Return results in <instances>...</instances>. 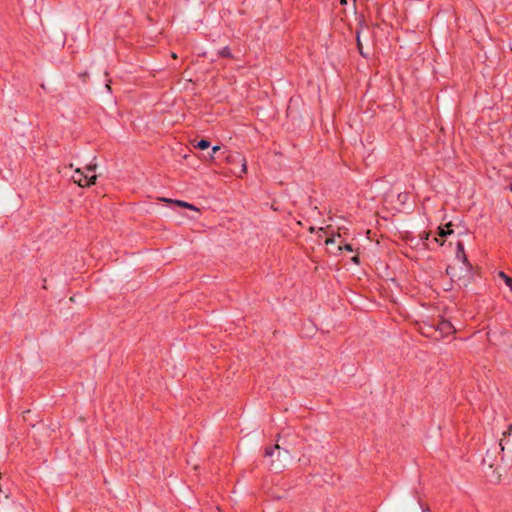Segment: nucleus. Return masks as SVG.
Returning a JSON list of instances; mask_svg holds the SVG:
<instances>
[{
    "label": "nucleus",
    "instance_id": "nucleus-1",
    "mask_svg": "<svg viewBox=\"0 0 512 512\" xmlns=\"http://www.w3.org/2000/svg\"><path fill=\"white\" fill-rule=\"evenodd\" d=\"M225 162L230 165V172L237 176L242 177L247 172L246 158L239 152L228 151L224 156Z\"/></svg>",
    "mask_w": 512,
    "mask_h": 512
},
{
    "label": "nucleus",
    "instance_id": "nucleus-2",
    "mask_svg": "<svg viewBox=\"0 0 512 512\" xmlns=\"http://www.w3.org/2000/svg\"><path fill=\"white\" fill-rule=\"evenodd\" d=\"M96 164H90L85 167V171L81 169H76L75 174L73 175V179L75 183H77L81 187H90L95 184L97 176L95 174H91L95 171Z\"/></svg>",
    "mask_w": 512,
    "mask_h": 512
},
{
    "label": "nucleus",
    "instance_id": "nucleus-3",
    "mask_svg": "<svg viewBox=\"0 0 512 512\" xmlns=\"http://www.w3.org/2000/svg\"><path fill=\"white\" fill-rule=\"evenodd\" d=\"M437 334L435 335L436 341H439L449 335L456 332L452 323L445 319H439L436 321Z\"/></svg>",
    "mask_w": 512,
    "mask_h": 512
},
{
    "label": "nucleus",
    "instance_id": "nucleus-4",
    "mask_svg": "<svg viewBox=\"0 0 512 512\" xmlns=\"http://www.w3.org/2000/svg\"><path fill=\"white\" fill-rule=\"evenodd\" d=\"M420 331H421L422 335H424L425 337L431 338L436 341V337H435V335L437 334L436 323H432V324L424 323L420 327Z\"/></svg>",
    "mask_w": 512,
    "mask_h": 512
},
{
    "label": "nucleus",
    "instance_id": "nucleus-5",
    "mask_svg": "<svg viewBox=\"0 0 512 512\" xmlns=\"http://www.w3.org/2000/svg\"><path fill=\"white\" fill-rule=\"evenodd\" d=\"M457 258L461 259L464 264L471 268V265L468 262L467 256L465 254L464 244L460 241L457 243Z\"/></svg>",
    "mask_w": 512,
    "mask_h": 512
},
{
    "label": "nucleus",
    "instance_id": "nucleus-6",
    "mask_svg": "<svg viewBox=\"0 0 512 512\" xmlns=\"http://www.w3.org/2000/svg\"><path fill=\"white\" fill-rule=\"evenodd\" d=\"M451 227V223H448L445 225V227H439L438 228V235L442 238L450 235L453 233V230L450 228Z\"/></svg>",
    "mask_w": 512,
    "mask_h": 512
},
{
    "label": "nucleus",
    "instance_id": "nucleus-7",
    "mask_svg": "<svg viewBox=\"0 0 512 512\" xmlns=\"http://www.w3.org/2000/svg\"><path fill=\"white\" fill-rule=\"evenodd\" d=\"M164 201H167V202H172V200H167V199H164ZM174 204L180 206V207H184V208H188V209H191V210H196V207L188 202H185V201H181V200H175L173 201Z\"/></svg>",
    "mask_w": 512,
    "mask_h": 512
},
{
    "label": "nucleus",
    "instance_id": "nucleus-8",
    "mask_svg": "<svg viewBox=\"0 0 512 512\" xmlns=\"http://www.w3.org/2000/svg\"><path fill=\"white\" fill-rule=\"evenodd\" d=\"M276 450H280V446L278 444L274 446L266 447L264 450V456L265 457H272Z\"/></svg>",
    "mask_w": 512,
    "mask_h": 512
},
{
    "label": "nucleus",
    "instance_id": "nucleus-9",
    "mask_svg": "<svg viewBox=\"0 0 512 512\" xmlns=\"http://www.w3.org/2000/svg\"><path fill=\"white\" fill-rule=\"evenodd\" d=\"M218 54L220 57H223V58H233L231 50L228 46H225L221 50H219Z\"/></svg>",
    "mask_w": 512,
    "mask_h": 512
},
{
    "label": "nucleus",
    "instance_id": "nucleus-10",
    "mask_svg": "<svg viewBox=\"0 0 512 512\" xmlns=\"http://www.w3.org/2000/svg\"><path fill=\"white\" fill-rule=\"evenodd\" d=\"M194 146L198 149L205 150L210 146V142L206 139H201Z\"/></svg>",
    "mask_w": 512,
    "mask_h": 512
},
{
    "label": "nucleus",
    "instance_id": "nucleus-11",
    "mask_svg": "<svg viewBox=\"0 0 512 512\" xmlns=\"http://www.w3.org/2000/svg\"><path fill=\"white\" fill-rule=\"evenodd\" d=\"M499 277H500L501 279H503V280H504V282H505V284H506L507 286H509V287H510V289L512 290V278H511V277H509L507 274H505V273H504V272H502V271H500V272H499Z\"/></svg>",
    "mask_w": 512,
    "mask_h": 512
},
{
    "label": "nucleus",
    "instance_id": "nucleus-12",
    "mask_svg": "<svg viewBox=\"0 0 512 512\" xmlns=\"http://www.w3.org/2000/svg\"><path fill=\"white\" fill-rule=\"evenodd\" d=\"M338 250H346V251L352 252L353 251V247H352L351 244L346 243L343 246L339 245Z\"/></svg>",
    "mask_w": 512,
    "mask_h": 512
},
{
    "label": "nucleus",
    "instance_id": "nucleus-13",
    "mask_svg": "<svg viewBox=\"0 0 512 512\" xmlns=\"http://www.w3.org/2000/svg\"><path fill=\"white\" fill-rule=\"evenodd\" d=\"M357 47L359 49L360 54L364 55L362 52V44L360 42L359 33H357Z\"/></svg>",
    "mask_w": 512,
    "mask_h": 512
},
{
    "label": "nucleus",
    "instance_id": "nucleus-14",
    "mask_svg": "<svg viewBox=\"0 0 512 512\" xmlns=\"http://www.w3.org/2000/svg\"><path fill=\"white\" fill-rule=\"evenodd\" d=\"M511 432H512V424H510V425L508 426V429H507L506 431H504V432H503V436H504V437H507L508 435H510V434H511Z\"/></svg>",
    "mask_w": 512,
    "mask_h": 512
},
{
    "label": "nucleus",
    "instance_id": "nucleus-15",
    "mask_svg": "<svg viewBox=\"0 0 512 512\" xmlns=\"http://www.w3.org/2000/svg\"><path fill=\"white\" fill-rule=\"evenodd\" d=\"M334 243H335V238L334 237L327 238L326 241H325L326 245L334 244Z\"/></svg>",
    "mask_w": 512,
    "mask_h": 512
},
{
    "label": "nucleus",
    "instance_id": "nucleus-16",
    "mask_svg": "<svg viewBox=\"0 0 512 512\" xmlns=\"http://www.w3.org/2000/svg\"><path fill=\"white\" fill-rule=\"evenodd\" d=\"M355 264H359L360 263V258L358 255H355L352 257L351 259Z\"/></svg>",
    "mask_w": 512,
    "mask_h": 512
},
{
    "label": "nucleus",
    "instance_id": "nucleus-17",
    "mask_svg": "<svg viewBox=\"0 0 512 512\" xmlns=\"http://www.w3.org/2000/svg\"><path fill=\"white\" fill-rule=\"evenodd\" d=\"M219 150H220V147H219V146H214V147L212 148V155H211V158H213V155H214L216 152H218Z\"/></svg>",
    "mask_w": 512,
    "mask_h": 512
},
{
    "label": "nucleus",
    "instance_id": "nucleus-18",
    "mask_svg": "<svg viewBox=\"0 0 512 512\" xmlns=\"http://www.w3.org/2000/svg\"><path fill=\"white\" fill-rule=\"evenodd\" d=\"M79 77H81V78L83 79V81L85 82V81H86V78L88 77V73H87V72L80 73V74H79Z\"/></svg>",
    "mask_w": 512,
    "mask_h": 512
},
{
    "label": "nucleus",
    "instance_id": "nucleus-19",
    "mask_svg": "<svg viewBox=\"0 0 512 512\" xmlns=\"http://www.w3.org/2000/svg\"><path fill=\"white\" fill-rule=\"evenodd\" d=\"M423 234H424V235H423V236H421V238L428 239L429 234H428V233H426V232H423Z\"/></svg>",
    "mask_w": 512,
    "mask_h": 512
},
{
    "label": "nucleus",
    "instance_id": "nucleus-20",
    "mask_svg": "<svg viewBox=\"0 0 512 512\" xmlns=\"http://www.w3.org/2000/svg\"><path fill=\"white\" fill-rule=\"evenodd\" d=\"M502 441H503V440L501 439V440H500V443H499V446H500L501 451H504V446H503V444H502Z\"/></svg>",
    "mask_w": 512,
    "mask_h": 512
},
{
    "label": "nucleus",
    "instance_id": "nucleus-21",
    "mask_svg": "<svg viewBox=\"0 0 512 512\" xmlns=\"http://www.w3.org/2000/svg\"><path fill=\"white\" fill-rule=\"evenodd\" d=\"M422 512H430V510H429V508H428V507H426V508H423V507H422Z\"/></svg>",
    "mask_w": 512,
    "mask_h": 512
},
{
    "label": "nucleus",
    "instance_id": "nucleus-22",
    "mask_svg": "<svg viewBox=\"0 0 512 512\" xmlns=\"http://www.w3.org/2000/svg\"><path fill=\"white\" fill-rule=\"evenodd\" d=\"M346 3H347V0H340V4H341V5H344V4H346Z\"/></svg>",
    "mask_w": 512,
    "mask_h": 512
},
{
    "label": "nucleus",
    "instance_id": "nucleus-23",
    "mask_svg": "<svg viewBox=\"0 0 512 512\" xmlns=\"http://www.w3.org/2000/svg\"><path fill=\"white\" fill-rule=\"evenodd\" d=\"M451 269H452L451 267H448V268L446 269V273H447V274H450V270H451Z\"/></svg>",
    "mask_w": 512,
    "mask_h": 512
},
{
    "label": "nucleus",
    "instance_id": "nucleus-24",
    "mask_svg": "<svg viewBox=\"0 0 512 512\" xmlns=\"http://www.w3.org/2000/svg\"><path fill=\"white\" fill-rule=\"evenodd\" d=\"M106 88H107L109 91L111 90V87H110V84H109V83H107V84H106Z\"/></svg>",
    "mask_w": 512,
    "mask_h": 512
}]
</instances>
